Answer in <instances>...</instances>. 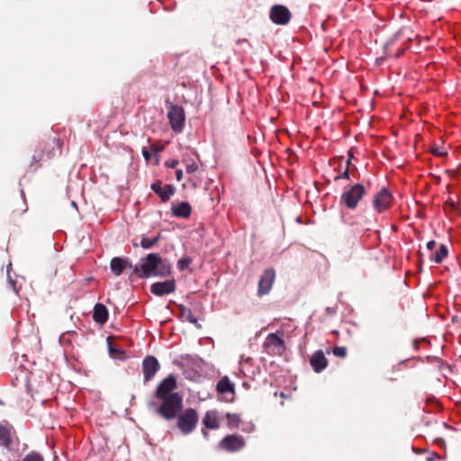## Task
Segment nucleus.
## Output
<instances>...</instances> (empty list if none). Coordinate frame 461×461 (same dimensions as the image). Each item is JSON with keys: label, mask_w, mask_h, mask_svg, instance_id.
Segmentation results:
<instances>
[{"label": "nucleus", "mask_w": 461, "mask_h": 461, "mask_svg": "<svg viewBox=\"0 0 461 461\" xmlns=\"http://www.w3.org/2000/svg\"><path fill=\"white\" fill-rule=\"evenodd\" d=\"M176 380L172 375L163 379L155 393V396L161 402L157 412L167 420L175 419L183 408V397L174 392L176 389Z\"/></svg>", "instance_id": "nucleus-1"}, {"label": "nucleus", "mask_w": 461, "mask_h": 461, "mask_svg": "<svg viewBox=\"0 0 461 461\" xmlns=\"http://www.w3.org/2000/svg\"><path fill=\"white\" fill-rule=\"evenodd\" d=\"M171 264L158 254L150 253L142 258L134 272L141 278L149 276H167L171 274Z\"/></svg>", "instance_id": "nucleus-2"}, {"label": "nucleus", "mask_w": 461, "mask_h": 461, "mask_svg": "<svg viewBox=\"0 0 461 461\" xmlns=\"http://www.w3.org/2000/svg\"><path fill=\"white\" fill-rule=\"evenodd\" d=\"M198 421L197 412L192 409H186L177 417V427L184 434L191 433Z\"/></svg>", "instance_id": "nucleus-3"}, {"label": "nucleus", "mask_w": 461, "mask_h": 461, "mask_svg": "<svg viewBox=\"0 0 461 461\" xmlns=\"http://www.w3.org/2000/svg\"><path fill=\"white\" fill-rule=\"evenodd\" d=\"M263 347L266 352L272 356H282L286 349L284 339L277 333L268 334Z\"/></svg>", "instance_id": "nucleus-4"}, {"label": "nucleus", "mask_w": 461, "mask_h": 461, "mask_svg": "<svg viewBox=\"0 0 461 461\" xmlns=\"http://www.w3.org/2000/svg\"><path fill=\"white\" fill-rule=\"evenodd\" d=\"M365 194V187L360 184H357L349 190L343 193L341 195V202L344 203L348 208L354 209L357 207L358 202L363 198Z\"/></svg>", "instance_id": "nucleus-5"}, {"label": "nucleus", "mask_w": 461, "mask_h": 461, "mask_svg": "<svg viewBox=\"0 0 461 461\" xmlns=\"http://www.w3.org/2000/svg\"><path fill=\"white\" fill-rule=\"evenodd\" d=\"M167 118L169 120L172 130L179 133L183 131L185 121V111L181 106L171 105L167 112Z\"/></svg>", "instance_id": "nucleus-6"}, {"label": "nucleus", "mask_w": 461, "mask_h": 461, "mask_svg": "<svg viewBox=\"0 0 461 461\" xmlns=\"http://www.w3.org/2000/svg\"><path fill=\"white\" fill-rule=\"evenodd\" d=\"M245 447V440L243 437L240 435H229L223 438L220 443L219 447L221 449L229 451V452H236L240 450Z\"/></svg>", "instance_id": "nucleus-7"}, {"label": "nucleus", "mask_w": 461, "mask_h": 461, "mask_svg": "<svg viewBox=\"0 0 461 461\" xmlns=\"http://www.w3.org/2000/svg\"><path fill=\"white\" fill-rule=\"evenodd\" d=\"M392 201V194L387 189L383 188L375 195L373 205L377 212H383L390 208Z\"/></svg>", "instance_id": "nucleus-8"}, {"label": "nucleus", "mask_w": 461, "mask_h": 461, "mask_svg": "<svg viewBox=\"0 0 461 461\" xmlns=\"http://www.w3.org/2000/svg\"><path fill=\"white\" fill-rule=\"evenodd\" d=\"M270 19L276 24H286L291 19L290 11L284 5H274L270 10Z\"/></svg>", "instance_id": "nucleus-9"}, {"label": "nucleus", "mask_w": 461, "mask_h": 461, "mask_svg": "<svg viewBox=\"0 0 461 461\" xmlns=\"http://www.w3.org/2000/svg\"><path fill=\"white\" fill-rule=\"evenodd\" d=\"M275 278H276L275 270L272 268L267 269L259 280L258 294H267L272 288Z\"/></svg>", "instance_id": "nucleus-10"}, {"label": "nucleus", "mask_w": 461, "mask_h": 461, "mask_svg": "<svg viewBox=\"0 0 461 461\" xmlns=\"http://www.w3.org/2000/svg\"><path fill=\"white\" fill-rule=\"evenodd\" d=\"M145 381L151 380L159 369V364L154 357H147L142 363Z\"/></svg>", "instance_id": "nucleus-11"}, {"label": "nucleus", "mask_w": 461, "mask_h": 461, "mask_svg": "<svg viewBox=\"0 0 461 461\" xmlns=\"http://www.w3.org/2000/svg\"><path fill=\"white\" fill-rule=\"evenodd\" d=\"M176 290V284L174 280H167L164 282H158L151 285L150 291L157 296H163L169 294Z\"/></svg>", "instance_id": "nucleus-12"}, {"label": "nucleus", "mask_w": 461, "mask_h": 461, "mask_svg": "<svg viewBox=\"0 0 461 461\" xmlns=\"http://www.w3.org/2000/svg\"><path fill=\"white\" fill-rule=\"evenodd\" d=\"M151 189L161 198L162 201L166 202L174 194L176 189L172 185H163L160 181L153 183Z\"/></svg>", "instance_id": "nucleus-13"}, {"label": "nucleus", "mask_w": 461, "mask_h": 461, "mask_svg": "<svg viewBox=\"0 0 461 461\" xmlns=\"http://www.w3.org/2000/svg\"><path fill=\"white\" fill-rule=\"evenodd\" d=\"M310 362L313 370L317 373L325 369L328 365V360L321 350L316 351L311 357Z\"/></svg>", "instance_id": "nucleus-14"}, {"label": "nucleus", "mask_w": 461, "mask_h": 461, "mask_svg": "<svg viewBox=\"0 0 461 461\" xmlns=\"http://www.w3.org/2000/svg\"><path fill=\"white\" fill-rule=\"evenodd\" d=\"M191 212V205L186 202H181L172 205V213L176 217L188 218Z\"/></svg>", "instance_id": "nucleus-15"}, {"label": "nucleus", "mask_w": 461, "mask_h": 461, "mask_svg": "<svg viewBox=\"0 0 461 461\" xmlns=\"http://www.w3.org/2000/svg\"><path fill=\"white\" fill-rule=\"evenodd\" d=\"M111 270L115 276H120L124 269L131 267V264L127 258H113L110 264Z\"/></svg>", "instance_id": "nucleus-16"}, {"label": "nucleus", "mask_w": 461, "mask_h": 461, "mask_svg": "<svg viewBox=\"0 0 461 461\" xmlns=\"http://www.w3.org/2000/svg\"><path fill=\"white\" fill-rule=\"evenodd\" d=\"M217 391L222 394L230 393L231 397L229 400L231 401L235 393L234 384L227 376H224L218 382Z\"/></svg>", "instance_id": "nucleus-17"}, {"label": "nucleus", "mask_w": 461, "mask_h": 461, "mask_svg": "<svg viewBox=\"0 0 461 461\" xmlns=\"http://www.w3.org/2000/svg\"><path fill=\"white\" fill-rule=\"evenodd\" d=\"M203 424L207 429H216L220 427V422L218 419V412L216 411H208L204 414L203 419Z\"/></svg>", "instance_id": "nucleus-18"}, {"label": "nucleus", "mask_w": 461, "mask_h": 461, "mask_svg": "<svg viewBox=\"0 0 461 461\" xmlns=\"http://www.w3.org/2000/svg\"><path fill=\"white\" fill-rule=\"evenodd\" d=\"M93 318L100 324L106 322L108 319V311L106 307L104 304L97 303L94 309Z\"/></svg>", "instance_id": "nucleus-19"}, {"label": "nucleus", "mask_w": 461, "mask_h": 461, "mask_svg": "<svg viewBox=\"0 0 461 461\" xmlns=\"http://www.w3.org/2000/svg\"><path fill=\"white\" fill-rule=\"evenodd\" d=\"M182 164L185 167V172L188 175H192L194 172H196L199 168L198 162L195 158H182Z\"/></svg>", "instance_id": "nucleus-20"}, {"label": "nucleus", "mask_w": 461, "mask_h": 461, "mask_svg": "<svg viewBox=\"0 0 461 461\" xmlns=\"http://www.w3.org/2000/svg\"><path fill=\"white\" fill-rule=\"evenodd\" d=\"M447 256V249L445 245L441 244L437 251L431 255V259L436 263H441Z\"/></svg>", "instance_id": "nucleus-21"}, {"label": "nucleus", "mask_w": 461, "mask_h": 461, "mask_svg": "<svg viewBox=\"0 0 461 461\" xmlns=\"http://www.w3.org/2000/svg\"><path fill=\"white\" fill-rule=\"evenodd\" d=\"M11 429L6 427L0 425V444L7 446L10 442Z\"/></svg>", "instance_id": "nucleus-22"}, {"label": "nucleus", "mask_w": 461, "mask_h": 461, "mask_svg": "<svg viewBox=\"0 0 461 461\" xmlns=\"http://www.w3.org/2000/svg\"><path fill=\"white\" fill-rule=\"evenodd\" d=\"M227 418V425L230 429L238 428L240 422V418L238 414H230L228 413L226 415Z\"/></svg>", "instance_id": "nucleus-23"}, {"label": "nucleus", "mask_w": 461, "mask_h": 461, "mask_svg": "<svg viewBox=\"0 0 461 461\" xmlns=\"http://www.w3.org/2000/svg\"><path fill=\"white\" fill-rule=\"evenodd\" d=\"M431 152L438 157H443L447 154V149L446 146L442 145H433L431 148Z\"/></svg>", "instance_id": "nucleus-24"}, {"label": "nucleus", "mask_w": 461, "mask_h": 461, "mask_svg": "<svg viewBox=\"0 0 461 461\" xmlns=\"http://www.w3.org/2000/svg\"><path fill=\"white\" fill-rule=\"evenodd\" d=\"M158 238L149 239V238L145 237V238H142V240L140 241V245L143 249H150L158 242Z\"/></svg>", "instance_id": "nucleus-25"}, {"label": "nucleus", "mask_w": 461, "mask_h": 461, "mask_svg": "<svg viewBox=\"0 0 461 461\" xmlns=\"http://www.w3.org/2000/svg\"><path fill=\"white\" fill-rule=\"evenodd\" d=\"M191 264V259L189 258H181L177 261V268L180 270V271H183L185 270V268H187L189 267V265Z\"/></svg>", "instance_id": "nucleus-26"}, {"label": "nucleus", "mask_w": 461, "mask_h": 461, "mask_svg": "<svg viewBox=\"0 0 461 461\" xmlns=\"http://www.w3.org/2000/svg\"><path fill=\"white\" fill-rule=\"evenodd\" d=\"M333 354L339 357H345L347 356V349L344 347H335Z\"/></svg>", "instance_id": "nucleus-27"}, {"label": "nucleus", "mask_w": 461, "mask_h": 461, "mask_svg": "<svg viewBox=\"0 0 461 461\" xmlns=\"http://www.w3.org/2000/svg\"><path fill=\"white\" fill-rule=\"evenodd\" d=\"M110 354L113 357H121L123 355V352L114 348L111 344L109 345Z\"/></svg>", "instance_id": "nucleus-28"}, {"label": "nucleus", "mask_w": 461, "mask_h": 461, "mask_svg": "<svg viewBox=\"0 0 461 461\" xmlns=\"http://www.w3.org/2000/svg\"><path fill=\"white\" fill-rule=\"evenodd\" d=\"M23 461H42V457L35 453L28 455Z\"/></svg>", "instance_id": "nucleus-29"}, {"label": "nucleus", "mask_w": 461, "mask_h": 461, "mask_svg": "<svg viewBox=\"0 0 461 461\" xmlns=\"http://www.w3.org/2000/svg\"><path fill=\"white\" fill-rule=\"evenodd\" d=\"M179 161L176 159H170L165 162V166L168 168H175L178 166Z\"/></svg>", "instance_id": "nucleus-30"}, {"label": "nucleus", "mask_w": 461, "mask_h": 461, "mask_svg": "<svg viewBox=\"0 0 461 461\" xmlns=\"http://www.w3.org/2000/svg\"><path fill=\"white\" fill-rule=\"evenodd\" d=\"M176 178L177 181H181L184 178V173L182 169L176 170Z\"/></svg>", "instance_id": "nucleus-31"}, {"label": "nucleus", "mask_w": 461, "mask_h": 461, "mask_svg": "<svg viewBox=\"0 0 461 461\" xmlns=\"http://www.w3.org/2000/svg\"><path fill=\"white\" fill-rule=\"evenodd\" d=\"M436 247V241L430 240L427 243V249L432 250Z\"/></svg>", "instance_id": "nucleus-32"}, {"label": "nucleus", "mask_w": 461, "mask_h": 461, "mask_svg": "<svg viewBox=\"0 0 461 461\" xmlns=\"http://www.w3.org/2000/svg\"><path fill=\"white\" fill-rule=\"evenodd\" d=\"M142 155L146 158V160H149L150 158V153L148 150H143Z\"/></svg>", "instance_id": "nucleus-33"}, {"label": "nucleus", "mask_w": 461, "mask_h": 461, "mask_svg": "<svg viewBox=\"0 0 461 461\" xmlns=\"http://www.w3.org/2000/svg\"><path fill=\"white\" fill-rule=\"evenodd\" d=\"M342 176L345 177V178H348L349 174H348V168L345 170V172L343 173Z\"/></svg>", "instance_id": "nucleus-34"}]
</instances>
